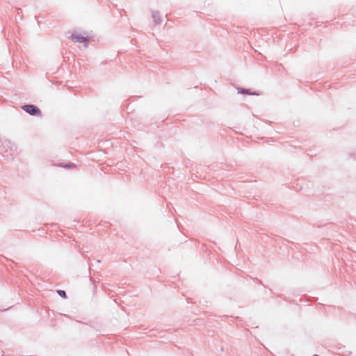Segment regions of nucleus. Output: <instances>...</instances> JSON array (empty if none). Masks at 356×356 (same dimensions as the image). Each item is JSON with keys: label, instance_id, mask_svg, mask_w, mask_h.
Listing matches in <instances>:
<instances>
[{"label": "nucleus", "instance_id": "nucleus-1", "mask_svg": "<svg viewBox=\"0 0 356 356\" xmlns=\"http://www.w3.org/2000/svg\"><path fill=\"white\" fill-rule=\"evenodd\" d=\"M70 38L74 42H83L90 40L89 35L86 34L82 35L81 33H73Z\"/></svg>", "mask_w": 356, "mask_h": 356}, {"label": "nucleus", "instance_id": "nucleus-2", "mask_svg": "<svg viewBox=\"0 0 356 356\" xmlns=\"http://www.w3.org/2000/svg\"><path fill=\"white\" fill-rule=\"evenodd\" d=\"M22 109L25 111L26 113H29L30 115H41V111L39 108H38L34 105L29 104V105H24L22 106Z\"/></svg>", "mask_w": 356, "mask_h": 356}, {"label": "nucleus", "instance_id": "nucleus-3", "mask_svg": "<svg viewBox=\"0 0 356 356\" xmlns=\"http://www.w3.org/2000/svg\"><path fill=\"white\" fill-rule=\"evenodd\" d=\"M57 293H58V294L60 296H61V297H63V298H66V293H65V291H63V290H58V291H57Z\"/></svg>", "mask_w": 356, "mask_h": 356}]
</instances>
